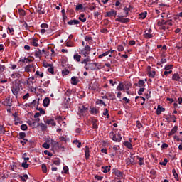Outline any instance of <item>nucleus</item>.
<instances>
[{
	"instance_id": "f257e3e1",
	"label": "nucleus",
	"mask_w": 182,
	"mask_h": 182,
	"mask_svg": "<svg viewBox=\"0 0 182 182\" xmlns=\"http://www.w3.org/2000/svg\"><path fill=\"white\" fill-rule=\"evenodd\" d=\"M109 138L111 139V140L117 143H120L122 139V134H120L119 133H115L113 131L109 133Z\"/></svg>"
},
{
	"instance_id": "f03ea898",
	"label": "nucleus",
	"mask_w": 182,
	"mask_h": 182,
	"mask_svg": "<svg viewBox=\"0 0 182 182\" xmlns=\"http://www.w3.org/2000/svg\"><path fill=\"white\" fill-rule=\"evenodd\" d=\"M90 50H92L90 46L87 45L82 50H81L80 53L81 55H84V58H87V56H89L90 54Z\"/></svg>"
},
{
	"instance_id": "7ed1b4c3",
	"label": "nucleus",
	"mask_w": 182,
	"mask_h": 182,
	"mask_svg": "<svg viewBox=\"0 0 182 182\" xmlns=\"http://www.w3.org/2000/svg\"><path fill=\"white\" fill-rule=\"evenodd\" d=\"M21 90V83H16L11 87V92L14 96H18V93Z\"/></svg>"
},
{
	"instance_id": "20e7f679",
	"label": "nucleus",
	"mask_w": 182,
	"mask_h": 182,
	"mask_svg": "<svg viewBox=\"0 0 182 182\" xmlns=\"http://www.w3.org/2000/svg\"><path fill=\"white\" fill-rule=\"evenodd\" d=\"M158 26H163V25H169V26H173V23H171V19L165 21L164 19H162L161 21L157 23Z\"/></svg>"
},
{
	"instance_id": "39448f33",
	"label": "nucleus",
	"mask_w": 182,
	"mask_h": 182,
	"mask_svg": "<svg viewBox=\"0 0 182 182\" xmlns=\"http://www.w3.org/2000/svg\"><path fill=\"white\" fill-rule=\"evenodd\" d=\"M116 22H121V23H127L130 22V18H123L120 16H118V18L115 19Z\"/></svg>"
},
{
	"instance_id": "423d86ee",
	"label": "nucleus",
	"mask_w": 182,
	"mask_h": 182,
	"mask_svg": "<svg viewBox=\"0 0 182 182\" xmlns=\"http://www.w3.org/2000/svg\"><path fill=\"white\" fill-rule=\"evenodd\" d=\"M87 112H89V108L86 107L85 106H82L80 109V116H86L87 114Z\"/></svg>"
},
{
	"instance_id": "0eeeda50",
	"label": "nucleus",
	"mask_w": 182,
	"mask_h": 182,
	"mask_svg": "<svg viewBox=\"0 0 182 182\" xmlns=\"http://www.w3.org/2000/svg\"><path fill=\"white\" fill-rule=\"evenodd\" d=\"M29 107H34V109H38L39 107V99L38 100H34L31 103L28 105Z\"/></svg>"
},
{
	"instance_id": "6e6552de",
	"label": "nucleus",
	"mask_w": 182,
	"mask_h": 182,
	"mask_svg": "<svg viewBox=\"0 0 182 182\" xmlns=\"http://www.w3.org/2000/svg\"><path fill=\"white\" fill-rule=\"evenodd\" d=\"M35 65L34 64H30L25 67V71L26 72H35Z\"/></svg>"
},
{
	"instance_id": "1a4fd4ad",
	"label": "nucleus",
	"mask_w": 182,
	"mask_h": 182,
	"mask_svg": "<svg viewBox=\"0 0 182 182\" xmlns=\"http://www.w3.org/2000/svg\"><path fill=\"white\" fill-rule=\"evenodd\" d=\"M87 62H90V58L89 57H87V58H85L82 62V65H85V69H86L87 70H89V63H87Z\"/></svg>"
},
{
	"instance_id": "9d476101",
	"label": "nucleus",
	"mask_w": 182,
	"mask_h": 182,
	"mask_svg": "<svg viewBox=\"0 0 182 182\" xmlns=\"http://www.w3.org/2000/svg\"><path fill=\"white\" fill-rule=\"evenodd\" d=\"M146 82L143 80H139L138 81V83H134V86H136L138 87H144L146 85Z\"/></svg>"
},
{
	"instance_id": "9b49d317",
	"label": "nucleus",
	"mask_w": 182,
	"mask_h": 182,
	"mask_svg": "<svg viewBox=\"0 0 182 182\" xmlns=\"http://www.w3.org/2000/svg\"><path fill=\"white\" fill-rule=\"evenodd\" d=\"M113 174L119 178H123V173L117 169H114Z\"/></svg>"
},
{
	"instance_id": "f8f14e48",
	"label": "nucleus",
	"mask_w": 182,
	"mask_h": 182,
	"mask_svg": "<svg viewBox=\"0 0 182 182\" xmlns=\"http://www.w3.org/2000/svg\"><path fill=\"white\" fill-rule=\"evenodd\" d=\"M124 145L125 146V147H127L129 150H132L133 149V145H132V139L129 138V141H124Z\"/></svg>"
},
{
	"instance_id": "ddd939ff",
	"label": "nucleus",
	"mask_w": 182,
	"mask_h": 182,
	"mask_svg": "<svg viewBox=\"0 0 182 182\" xmlns=\"http://www.w3.org/2000/svg\"><path fill=\"white\" fill-rule=\"evenodd\" d=\"M106 14V16H108V18H112V16H116V15H117V13H116V11L114 10H111Z\"/></svg>"
},
{
	"instance_id": "4468645a",
	"label": "nucleus",
	"mask_w": 182,
	"mask_h": 182,
	"mask_svg": "<svg viewBox=\"0 0 182 182\" xmlns=\"http://www.w3.org/2000/svg\"><path fill=\"white\" fill-rule=\"evenodd\" d=\"M50 105V99L49 97H46L43 101V105L44 107H48Z\"/></svg>"
},
{
	"instance_id": "2eb2a0df",
	"label": "nucleus",
	"mask_w": 182,
	"mask_h": 182,
	"mask_svg": "<svg viewBox=\"0 0 182 182\" xmlns=\"http://www.w3.org/2000/svg\"><path fill=\"white\" fill-rule=\"evenodd\" d=\"M90 151L89 149V147L87 146H85V156L86 160H89V157H90Z\"/></svg>"
},
{
	"instance_id": "dca6fc26",
	"label": "nucleus",
	"mask_w": 182,
	"mask_h": 182,
	"mask_svg": "<svg viewBox=\"0 0 182 182\" xmlns=\"http://www.w3.org/2000/svg\"><path fill=\"white\" fill-rule=\"evenodd\" d=\"M46 124L51 125V126H56V122H55V119H46Z\"/></svg>"
},
{
	"instance_id": "f3484780",
	"label": "nucleus",
	"mask_w": 182,
	"mask_h": 182,
	"mask_svg": "<svg viewBox=\"0 0 182 182\" xmlns=\"http://www.w3.org/2000/svg\"><path fill=\"white\" fill-rule=\"evenodd\" d=\"M178 130V126H175L169 132L168 136H173V134H176Z\"/></svg>"
},
{
	"instance_id": "a211bd4d",
	"label": "nucleus",
	"mask_w": 182,
	"mask_h": 182,
	"mask_svg": "<svg viewBox=\"0 0 182 182\" xmlns=\"http://www.w3.org/2000/svg\"><path fill=\"white\" fill-rule=\"evenodd\" d=\"M130 8H132V5H129V7H124L123 11L125 14L124 16L127 17L129 16V12H130Z\"/></svg>"
},
{
	"instance_id": "6ab92c4d",
	"label": "nucleus",
	"mask_w": 182,
	"mask_h": 182,
	"mask_svg": "<svg viewBox=\"0 0 182 182\" xmlns=\"http://www.w3.org/2000/svg\"><path fill=\"white\" fill-rule=\"evenodd\" d=\"M38 126L41 127V132H46L48 130V126L44 123H39Z\"/></svg>"
},
{
	"instance_id": "aec40b11",
	"label": "nucleus",
	"mask_w": 182,
	"mask_h": 182,
	"mask_svg": "<svg viewBox=\"0 0 182 182\" xmlns=\"http://www.w3.org/2000/svg\"><path fill=\"white\" fill-rule=\"evenodd\" d=\"M4 103V106H9V107L12 106V100H11V99L9 98H6Z\"/></svg>"
},
{
	"instance_id": "412c9836",
	"label": "nucleus",
	"mask_w": 182,
	"mask_h": 182,
	"mask_svg": "<svg viewBox=\"0 0 182 182\" xmlns=\"http://www.w3.org/2000/svg\"><path fill=\"white\" fill-rule=\"evenodd\" d=\"M20 62H22V63H31V62H33V59L24 58L23 59L20 60Z\"/></svg>"
},
{
	"instance_id": "4be33fe9",
	"label": "nucleus",
	"mask_w": 182,
	"mask_h": 182,
	"mask_svg": "<svg viewBox=\"0 0 182 182\" xmlns=\"http://www.w3.org/2000/svg\"><path fill=\"white\" fill-rule=\"evenodd\" d=\"M164 110H166L165 108H164L163 107H161L160 105H159L158 108L156 109V114H158V116L161 114V112H164Z\"/></svg>"
},
{
	"instance_id": "5701e85b",
	"label": "nucleus",
	"mask_w": 182,
	"mask_h": 182,
	"mask_svg": "<svg viewBox=\"0 0 182 182\" xmlns=\"http://www.w3.org/2000/svg\"><path fill=\"white\" fill-rule=\"evenodd\" d=\"M110 166H102V173H109L110 171Z\"/></svg>"
},
{
	"instance_id": "b1692460",
	"label": "nucleus",
	"mask_w": 182,
	"mask_h": 182,
	"mask_svg": "<svg viewBox=\"0 0 182 182\" xmlns=\"http://www.w3.org/2000/svg\"><path fill=\"white\" fill-rule=\"evenodd\" d=\"M89 70H96L95 63H88Z\"/></svg>"
},
{
	"instance_id": "393cba45",
	"label": "nucleus",
	"mask_w": 182,
	"mask_h": 182,
	"mask_svg": "<svg viewBox=\"0 0 182 182\" xmlns=\"http://www.w3.org/2000/svg\"><path fill=\"white\" fill-rule=\"evenodd\" d=\"M68 25H79L80 22L79 20H70L68 22Z\"/></svg>"
},
{
	"instance_id": "a878e982",
	"label": "nucleus",
	"mask_w": 182,
	"mask_h": 182,
	"mask_svg": "<svg viewBox=\"0 0 182 182\" xmlns=\"http://www.w3.org/2000/svg\"><path fill=\"white\" fill-rule=\"evenodd\" d=\"M19 177H20L21 181H23V182H26V180L29 179V176H28V174H24L23 176H20Z\"/></svg>"
},
{
	"instance_id": "bb28decb",
	"label": "nucleus",
	"mask_w": 182,
	"mask_h": 182,
	"mask_svg": "<svg viewBox=\"0 0 182 182\" xmlns=\"http://www.w3.org/2000/svg\"><path fill=\"white\" fill-rule=\"evenodd\" d=\"M41 55H42L41 49H38L35 51L34 56H36V58H41Z\"/></svg>"
},
{
	"instance_id": "cd10ccee",
	"label": "nucleus",
	"mask_w": 182,
	"mask_h": 182,
	"mask_svg": "<svg viewBox=\"0 0 182 182\" xmlns=\"http://www.w3.org/2000/svg\"><path fill=\"white\" fill-rule=\"evenodd\" d=\"M94 65H95V70H100L102 69L101 63H94Z\"/></svg>"
},
{
	"instance_id": "c85d7f7f",
	"label": "nucleus",
	"mask_w": 182,
	"mask_h": 182,
	"mask_svg": "<svg viewBox=\"0 0 182 182\" xmlns=\"http://www.w3.org/2000/svg\"><path fill=\"white\" fill-rule=\"evenodd\" d=\"M137 159L139 160V166H144V158L137 156Z\"/></svg>"
},
{
	"instance_id": "c756f323",
	"label": "nucleus",
	"mask_w": 182,
	"mask_h": 182,
	"mask_svg": "<svg viewBox=\"0 0 182 182\" xmlns=\"http://www.w3.org/2000/svg\"><path fill=\"white\" fill-rule=\"evenodd\" d=\"M18 139H21V140H25V137H26V133L25 132H20L18 134Z\"/></svg>"
},
{
	"instance_id": "7c9ffc66",
	"label": "nucleus",
	"mask_w": 182,
	"mask_h": 182,
	"mask_svg": "<svg viewBox=\"0 0 182 182\" xmlns=\"http://www.w3.org/2000/svg\"><path fill=\"white\" fill-rule=\"evenodd\" d=\"M172 174L174 176V178L178 181V174L174 168L172 170Z\"/></svg>"
},
{
	"instance_id": "2f4dec72",
	"label": "nucleus",
	"mask_w": 182,
	"mask_h": 182,
	"mask_svg": "<svg viewBox=\"0 0 182 182\" xmlns=\"http://www.w3.org/2000/svg\"><path fill=\"white\" fill-rule=\"evenodd\" d=\"M18 14L20 16H25L26 15V11L23 9H18Z\"/></svg>"
},
{
	"instance_id": "473e14b6",
	"label": "nucleus",
	"mask_w": 182,
	"mask_h": 182,
	"mask_svg": "<svg viewBox=\"0 0 182 182\" xmlns=\"http://www.w3.org/2000/svg\"><path fill=\"white\" fill-rule=\"evenodd\" d=\"M71 85H73V86H76V85H77V80H76V77H72Z\"/></svg>"
},
{
	"instance_id": "72a5a7b5",
	"label": "nucleus",
	"mask_w": 182,
	"mask_h": 182,
	"mask_svg": "<svg viewBox=\"0 0 182 182\" xmlns=\"http://www.w3.org/2000/svg\"><path fill=\"white\" fill-rule=\"evenodd\" d=\"M148 76L149 77H151L152 79H154V76H156V71H149L148 72Z\"/></svg>"
},
{
	"instance_id": "f704fd0d",
	"label": "nucleus",
	"mask_w": 182,
	"mask_h": 182,
	"mask_svg": "<svg viewBox=\"0 0 182 182\" xmlns=\"http://www.w3.org/2000/svg\"><path fill=\"white\" fill-rule=\"evenodd\" d=\"M48 72H49V73H51V75H55V70H54L53 65L49 67V68L48 69Z\"/></svg>"
},
{
	"instance_id": "c9c22d12",
	"label": "nucleus",
	"mask_w": 182,
	"mask_h": 182,
	"mask_svg": "<svg viewBox=\"0 0 182 182\" xmlns=\"http://www.w3.org/2000/svg\"><path fill=\"white\" fill-rule=\"evenodd\" d=\"M172 79L173 80L178 81L180 80V75L178 74H173Z\"/></svg>"
},
{
	"instance_id": "e433bc0d",
	"label": "nucleus",
	"mask_w": 182,
	"mask_h": 182,
	"mask_svg": "<svg viewBox=\"0 0 182 182\" xmlns=\"http://www.w3.org/2000/svg\"><path fill=\"white\" fill-rule=\"evenodd\" d=\"M139 19H145L146 16H147V12H143L139 14Z\"/></svg>"
},
{
	"instance_id": "4c0bfd02",
	"label": "nucleus",
	"mask_w": 182,
	"mask_h": 182,
	"mask_svg": "<svg viewBox=\"0 0 182 182\" xmlns=\"http://www.w3.org/2000/svg\"><path fill=\"white\" fill-rule=\"evenodd\" d=\"M109 53H110V50H108V51L98 56V58H99V59H102V58H105V56H107V55H109Z\"/></svg>"
},
{
	"instance_id": "58836bf2",
	"label": "nucleus",
	"mask_w": 182,
	"mask_h": 182,
	"mask_svg": "<svg viewBox=\"0 0 182 182\" xmlns=\"http://www.w3.org/2000/svg\"><path fill=\"white\" fill-rule=\"evenodd\" d=\"M5 132H6V130H5V127H4V125L0 124V134H5Z\"/></svg>"
},
{
	"instance_id": "ea45409f",
	"label": "nucleus",
	"mask_w": 182,
	"mask_h": 182,
	"mask_svg": "<svg viewBox=\"0 0 182 182\" xmlns=\"http://www.w3.org/2000/svg\"><path fill=\"white\" fill-rule=\"evenodd\" d=\"M37 12L38 14H39V15H43L46 13L45 10H42V7H40V6H38V9L37 10Z\"/></svg>"
},
{
	"instance_id": "a19ab883",
	"label": "nucleus",
	"mask_w": 182,
	"mask_h": 182,
	"mask_svg": "<svg viewBox=\"0 0 182 182\" xmlns=\"http://www.w3.org/2000/svg\"><path fill=\"white\" fill-rule=\"evenodd\" d=\"M41 168L43 170V173H48V167H46V165L45 164H43L41 165Z\"/></svg>"
},
{
	"instance_id": "79ce46f5",
	"label": "nucleus",
	"mask_w": 182,
	"mask_h": 182,
	"mask_svg": "<svg viewBox=\"0 0 182 182\" xmlns=\"http://www.w3.org/2000/svg\"><path fill=\"white\" fill-rule=\"evenodd\" d=\"M81 22H86V17H85V14H80V16L78 18Z\"/></svg>"
},
{
	"instance_id": "37998d69",
	"label": "nucleus",
	"mask_w": 182,
	"mask_h": 182,
	"mask_svg": "<svg viewBox=\"0 0 182 182\" xmlns=\"http://www.w3.org/2000/svg\"><path fill=\"white\" fill-rule=\"evenodd\" d=\"M108 96H109L111 100H116V95H114V93L109 92Z\"/></svg>"
},
{
	"instance_id": "c03bdc74",
	"label": "nucleus",
	"mask_w": 182,
	"mask_h": 182,
	"mask_svg": "<svg viewBox=\"0 0 182 182\" xmlns=\"http://www.w3.org/2000/svg\"><path fill=\"white\" fill-rule=\"evenodd\" d=\"M80 58H82V56H80L79 54L74 55V59L77 62H80Z\"/></svg>"
},
{
	"instance_id": "a18cd8bd",
	"label": "nucleus",
	"mask_w": 182,
	"mask_h": 182,
	"mask_svg": "<svg viewBox=\"0 0 182 182\" xmlns=\"http://www.w3.org/2000/svg\"><path fill=\"white\" fill-rule=\"evenodd\" d=\"M127 164H134V159L132 158V159L128 158L127 159Z\"/></svg>"
},
{
	"instance_id": "49530a36",
	"label": "nucleus",
	"mask_w": 182,
	"mask_h": 182,
	"mask_svg": "<svg viewBox=\"0 0 182 182\" xmlns=\"http://www.w3.org/2000/svg\"><path fill=\"white\" fill-rule=\"evenodd\" d=\"M21 167H23V168H28V167H29V164H28V162L26 161H23L21 164Z\"/></svg>"
},
{
	"instance_id": "de8ad7c7",
	"label": "nucleus",
	"mask_w": 182,
	"mask_h": 182,
	"mask_svg": "<svg viewBox=\"0 0 182 182\" xmlns=\"http://www.w3.org/2000/svg\"><path fill=\"white\" fill-rule=\"evenodd\" d=\"M124 86L123 85V83H119V85L117 87V90H119V91H122V90H124Z\"/></svg>"
},
{
	"instance_id": "09e8293b",
	"label": "nucleus",
	"mask_w": 182,
	"mask_h": 182,
	"mask_svg": "<svg viewBox=\"0 0 182 182\" xmlns=\"http://www.w3.org/2000/svg\"><path fill=\"white\" fill-rule=\"evenodd\" d=\"M28 82L36 83V80L35 79V77H31L30 78H28Z\"/></svg>"
},
{
	"instance_id": "8fccbe9b",
	"label": "nucleus",
	"mask_w": 182,
	"mask_h": 182,
	"mask_svg": "<svg viewBox=\"0 0 182 182\" xmlns=\"http://www.w3.org/2000/svg\"><path fill=\"white\" fill-rule=\"evenodd\" d=\"M83 9V5L79 4L78 5L76 6L75 11H82Z\"/></svg>"
},
{
	"instance_id": "3c124183",
	"label": "nucleus",
	"mask_w": 182,
	"mask_h": 182,
	"mask_svg": "<svg viewBox=\"0 0 182 182\" xmlns=\"http://www.w3.org/2000/svg\"><path fill=\"white\" fill-rule=\"evenodd\" d=\"M97 120H92V128L95 129V130H97L98 127L97 124H96Z\"/></svg>"
},
{
	"instance_id": "603ef678",
	"label": "nucleus",
	"mask_w": 182,
	"mask_h": 182,
	"mask_svg": "<svg viewBox=\"0 0 182 182\" xmlns=\"http://www.w3.org/2000/svg\"><path fill=\"white\" fill-rule=\"evenodd\" d=\"M103 116H107V119L110 118V115L109 114V110L107 109H105V112H103Z\"/></svg>"
},
{
	"instance_id": "864d4df0",
	"label": "nucleus",
	"mask_w": 182,
	"mask_h": 182,
	"mask_svg": "<svg viewBox=\"0 0 182 182\" xmlns=\"http://www.w3.org/2000/svg\"><path fill=\"white\" fill-rule=\"evenodd\" d=\"M144 38L146 39H151L153 38V35L150 33H145L144 34Z\"/></svg>"
},
{
	"instance_id": "5fc2aeb1",
	"label": "nucleus",
	"mask_w": 182,
	"mask_h": 182,
	"mask_svg": "<svg viewBox=\"0 0 182 182\" xmlns=\"http://www.w3.org/2000/svg\"><path fill=\"white\" fill-rule=\"evenodd\" d=\"M69 73V70L66 69V68H64V70H62V74L65 76L68 75Z\"/></svg>"
},
{
	"instance_id": "6e6d98bb",
	"label": "nucleus",
	"mask_w": 182,
	"mask_h": 182,
	"mask_svg": "<svg viewBox=\"0 0 182 182\" xmlns=\"http://www.w3.org/2000/svg\"><path fill=\"white\" fill-rule=\"evenodd\" d=\"M167 163H168V160L166 158L164 159L163 162H160L161 166H167Z\"/></svg>"
},
{
	"instance_id": "4d7b16f0",
	"label": "nucleus",
	"mask_w": 182,
	"mask_h": 182,
	"mask_svg": "<svg viewBox=\"0 0 182 182\" xmlns=\"http://www.w3.org/2000/svg\"><path fill=\"white\" fill-rule=\"evenodd\" d=\"M36 76H39V77H43V73L37 70L36 72Z\"/></svg>"
},
{
	"instance_id": "13d9d810",
	"label": "nucleus",
	"mask_w": 182,
	"mask_h": 182,
	"mask_svg": "<svg viewBox=\"0 0 182 182\" xmlns=\"http://www.w3.org/2000/svg\"><path fill=\"white\" fill-rule=\"evenodd\" d=\"M136 126L137 129H141V127H143V124H141V122H140V121H136Z\"/></svg>"
},
{
	"instance_id": "bf43d9fd",
	"label": "nucleus",
	"mask_w": 182,
	"mask_h": 182,
	"mask_svg": "<svg viewBox=\"0 0 182 182\" xmlns=\"http://www.w3.org/2000/svg\"><path fill=\"white\" fill-rule=\"evenodd\" d=\"M97 105H103V106H105V107L107 106L106 105V103H105V102H103V100H97Z\"/></svg>"
},
{
	"instance_id": "052dcab7",
	"label": "nucleus",
	"mask_w": 182,
	"mask_h": 182,
	"mask_svg": "<svg viewBox=\"0 0 182 182\" xmlns=\"http://www.w3.org/2000/svg\"><path fill=\"white\" fill-rule=\"evenodd\" d=\"M32 45H33V46H38V45L39 44H38V40H36V39H35V38H33V41H32Z\"/></svg>"
},
{
	"instance_id": "680f3d73",
	"label": "nucleus",
	"mask_w": 182,
	"mask_h": 182,
	"mask_svg": "<svg viewBox=\"0 0 182 182\" xmlns=\"http://www.w3.org/2000/svg\"><path fill=\"white\" fill-rule=\"evenodd\" d=\"M70 95H72V90H68L65 93V96H68V97H69Z\"/></svg>"
},
{
	"instance_id": "e2e57ef3",
	"label": "nucleus",
	"mask_w": 182,
	"mask_h": 182,
	"mask_svg": "<svg viewBox=\"0 0 182 182\" xmlns=\"http://www.w3.org/2000/svg\"><path fill=\"white\" fill-rule=\"evenodd\" d=\"M143 92H144V87H141L138 91V95L141 96V95H143Z\"/></svg>"
},
{
	"instance_id": "0e129e2a",
	"label": "nucleus",
	"mask_w": 182,
	"mask_h": 182,
	"mask_svg": "<svg viewBox=\"0 0 182 182\" xmlns=\"http://www.w3.org/2000/svg\"><path fill=\"white\" fill-rule=\"evenodd\" d=\"M173 68V65H166L164 67L165 70H170Z\"/></svg>"
},
{
	"instance_id": "69168bd1",
	"label": "nucleus",
	"mask_w": 182,
	"mask_h": 182,
	"mask_svg": "<svg viewBox=\"0 0 182 182\" xmlns=\"http://www.w3.org/2000/svg\"><path fill=\"white\" fill-rule=\"evenodd\" d=\"M43 147L48 150V149H49V147H50V145H49V144H47L46 142H45L44 144H43Z\"/></svg>"
},
{
	"instance_id": "338daca9",
	"label": "nucleus",
	"mask_w": 182,
	"mask_h": 182,
	"mask_svg": "<svg viewBox=\"0 0 182 182\" xmlns=\"http://www.w3.org/2000/svg\"><path fill=\"white\" fill-rule=\"evenodd\" d=\"M103 164V161L102 160H98L96 164V167H100Z\"/></svg>"
},
{
	"instance_id": "774afa93",
	"label": "nucleus",
	"mask_w": 182,
	"mask_h": 182,
	"mask_svg": "<svg viewBox=\"0 0 182 182\" xmlns=\"http://www.w3.org/2000/svg\"><path fill=\"white\" fill-rule=\"evenodd\" d=\"M101 33H109V30L107 28H102L100 30Z\"/></svg>"
}]
</instances>
